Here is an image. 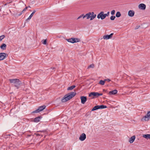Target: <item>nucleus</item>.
<instances>
[{
  "label": "nucleus",
  "instance_id": "2",
  "mask_svg": "<svg viewBox=\"0 0 150 150\" xmlns=\"http://www.w3.org/2000/svg\"><path fill=\"white\" fill-rule=\"evenodd\" d=\"M97 18L98 19L100 18L101 20H103L106 18V17L104 14V12L101 11L98 15Z\"/></svg>",
  "mask_w": 150,
  "mask_h": 150
},
{
  "label": "nucleus",
  "instance_id": "31",
  "mask_svg": "<svg viewBox=\"0 0 150 150\" xmlns=\"http://www.w3.org/2000/svg\"><path fill=\"white\" fill-rule=\"evenodd\" d=\"M80 39H79V38H75V42H74V43L79 42L80 41Z\"/></svg>",
  "mask_w": 150,
  "mask_h": 150
},
{
  "label": "nucleus",
  "instance_id": "25",
  "mask_svg": "<svg viewBox=\"0 0 150 150\" xmlns=\"http://www.w3.org/2000/svg\"><path fill=\"white\" fill-rule=\"evenodd\" d=\"M96 14L91 16L90 15V20H92L93 19L96 17Z\"/></svg>",
  "mask_w": 150,
  "mask_h": 150
},
{
  "label": "nucleus",
  "instance_id": "48",
  "mask_svg": "<svg viewBox=\"0 0 150 150\" xmlns=\"http://www.w3.org/2000/svg\"><path fill=\"white\" fill-rule=\"evenodd\" d=\"M51 69H52L53 70H54L55 69V68L54 67H52Z\"/></svg>",
  "mask_w": 150,
  "mask_h": 150
},
{
  "label": "nucleus",
  "instance_id": "41",
  "mask_svg": "<svg viewBox=\"0 0 150 150\" xmlns=\"http://www.w3.org/2000/svg\"><path fill=\"white\" fill-rule=\"evenodd\" d=\"M139 27H140V26L137 25L136 27L135 28V29L136 30L137 29H138L139 28Z\"/></svg>",
  "mask_w": 150,
  "mask_h": 150
},
{
  "label": "nucleus",
  "instance_id": "45",
  "mask_svg": "<svg viewBox=\"0 0 150 150\" xmlns=\"http://www.w3.org/2000/svg\"><path fill=\"white\" fill-rule=\"evenodd\" d=\"M34 14V13H32L30 15L32 17L33 16V15Z\"/></svg>",
  "mask_w": 150,
  "mask_h": 150
},
{
  "label": "nucleus",
  "instance_id": "5",
  "mask_svg": "<svg viewBox=\"0 0 150 150\" xmlns=\"http://www.w3.org/2000/svg\"><path fill=\"white\" fill-rule=\"evenodd\" d=\"M86 138V135L85 133L82 134L79 137V139L81 141H83Z\"/></svg>",
  "mask_w": 150,
  "mask_h": 150
},
{
  "label": "nucleus",
  "instance_id": "6",
  "mask_svg": "<svg viewBox=\"0 0 150 150\" xmlns=\"http://www.w3.org/2000/svg\"><path fill=\"white\" fill-rule=\"evenodd\" d=\"M138 7L139 9L141 10H144L146 9V6L144 4H141L139 5Z\"/></svg>",
  "mask_w": 150,
  "mask_h": 150
},
{
  "label": "nucleus",
  "instance_id": "21",
  "mask_svg": "<svg viewBox=\"0 0 150 150\" xmlns=\"http://www.w3.org/2000/svg\"><path fill=\"white\" fill-rule=\"evenodd\" d=\"M99 109L98 105H97L94 106L92 109L91 111H93L96 110H97Z\"/></svg>",
  "mask_w": 150,
  "mask_h": 150
},
{
  "label": "nucleus",
  "instance_id": "30",
  "mask_svg": "<svg viewBox=\"0 0 150 150\" xmlns=\"http://www.w3.org/2000/svg\"><path fill=\"white\" fill-rule=\"evenodd\" d=\"M115 16H112L110 17V19L111 20H114L115 19Z\"/></svg>",
  "mask_w": 150,
  "mask_h": 150
},
{
  "label": "nucleus",
  "instance_id": "51",
  "mask_svg": "<svg viewBox=\"0 0 150 150\" xmlns=\"http://www.w3.org/2000/svg\"><path fill=\"white\" fill-rule=\"evenodd\" d=\"M103 91H106L107 90H105V89H103Z\"/></svg>",
  "mask_w": 150,
  "mask_h": 150
},
{
  "label": "nucleus",
  "instance_id": "24",
  "mask_svg": "<svg viewBox=\"0 0 150 150\" xmlns=\"http://www.w3.org/2000/svg\"><path fill=\"white\" fill-rule=\"evenodd\" d=\"M99 108L100 109H104L107 108L106 105H98Z\"/></svg>",
  "mask_w": 150,
  "mask_h": 150
},
{
  "label": "nucleus",
  "instance_id": "3",
  "mask_svg": "<svg viewBox=\"0 0 150 150\" xmlns=\"http://www.w3.org/2000/svg\"><path fill=\"white\" fill-rule=\"evenodd\" d=\"M8 56V55L7 54L5 53H0V60L4 59Z\"/></svg>",
  "mask_w": 150,
  "mask_h": 150
},
{
  "label": "nucleus",
  "instance_id": "35",
  "mask_svg": "<svg viewBox=\"0 0 150 150\" xmlns=\"http://www.w3.org/2000/svg\"><path fill=\"white\" fill-rule=\"evenodd\" d=\"M94 65L93 64H92L90 65V66H88V68H94Z\"/></svg>",
  "mask_w": 150,
  "mask_h": 150
},
{
  "label": "nucleus",
  "instance_id": "16",
  "mask_svg": "<svg viewBox=\"0 0 150 150\" xmlns=\"http://www.w3.org/2000/svg\"><path fill=\"white\" fill-rule=\"evenodd\" d=\"M6 45L4 43H3L0 46V48L3 50H6Z\"/></svg>",
  "mask_w": 150,
  "mask_h": 150
},
{
  "label": "nucleus",
  "instance_id": "7",
  "mask_svg": "<svg viewBox=\"0 0 150 150\" xmlns=\"http://www.w3.org/2000/svg\"><path fill=\"white\" fill-rule=\"evenodd\" d=\"M81 103L83 104H84L87 100V98L86 96H82L81 97Z\"/></svg>",
  "mask_w": 150,
  "mask_h": 150
},
{
  "label": "nucleus",
  "instance_id": "50",
  "mask_svg": "<svg viewBox=\"0 0 150 150\" xmlns=\"http://www.w3.org/2000/svg\"><path fill=\"white\" fill-rule=\"evenodd\" d=\"M22 11H23V12L25 11H24V10H23Z\"/></svg>",
  "mask_w": 150,
  "mask_h": 150
},
{
  "label": "nucleus",
  "instance_id": "34",
  "mask_svg": "<svg viewBox=\"0 0 150 150\" xmlns=\"http://www.w3.org/2000/svg\"><path fill=\"white\" fill-rule=\"evenodd\" d=\"M42 44L44 45H46L47 44V40H44L42 42Z\"/></svg>",
  "mask_w": 150,
  "mask_h": 150
},
{
  "label": "nucleus",
  "instance_id": "52",
  "mask_svg": "<svg viewBox=\"0 0 150 150\" xmlns=\"http://www.w3.org/2000/svg\"><path fill=\"white\" fill-rule=\"evenodd\" d=\"M28 7H29V8H30V6H28Z\"/></svg>",
  "mask_w": 150,
  "mask_h": 150
},
{
  "label": "nucleus",
  "instance_id": "43",
  "mask_svg": "<svg viewBox=\"0 0 150 150\" xmlns=\"http://www.w3.org/2000/svg\"><path fill=\"white\" fill-rule=\"evenodd\" d=\"M89 13H90L91 14V15H94L95 14H94V13L93 12H89Z\"/></svg>",
  "mask_w": 150,
  "mask_h": 150
},
{
  "label": "nucleus",
  "instance_id": "22",
  "mask_svg": "<svg viewBox=\"0 0 150 150\" xmlns=\"http://www.w3.org/2000/svg\"><path fill=\"white\" fill-rule=\"evenodd\" d=\"M76 87V86L75 85H73L70 86L67 88V90H72L74 88Z\"/></svg>",
  "mask_w": 150,
  "mask_h": 150
},
{
  "label": "nucleus",
  "instance_id": "10",
  "mask_svg": "<svg viewBox=\"0 0 150 150\" xmlns=\"http://www.w3.org/2000/svg\"><path fill=\"white\" fill-rule=\"evenodd\" d=\"M21 83V81L19 80L13 86L16 87L17 89H18L20 86Z\"/></svg>",
  "mask_w": 150,
  "mask_h": 150
},
{
  "label": "nucleus",
  "instance_id": "28",
  "mask_svg": "<svg viewBox=\"0 0 150 150\" xmlns=\"http://www.w3.org/2000/svg\"><path fill=\"white\" fill-rule=\"evenodd\" d=\"M23 13V11H21V12H17L16 14V15L18 16H19L21 15Z\"/></svg>",
  "mask_w": 150,
  "mask_h": 150
},
{
  "label": "nucleus",
  "instance_id": "19",
  "mask_svg": "<svg viewBox=\"0 0 150 150\" xmlns=\"http://www.w3.org/2000/svg\"><path fill=\"white\" fill-rule=\"evenodd\" d=\"M143 137L147 139H150V134H144L143 135Z\"/></svg>",
  "mask_w": 150,
  "mask_h": 150
},
{
  "label": "nucleus",
  "instance_id": "42",
  "mask_svg": "<svg viewBox=\"0 0 150 150\" xmlns=\"http://www.w3.org/2000/svg\"><path fill=\"white\" fill-rule=\"evenodd\" d=\"M46 131V130H42V131H38V132H45Z\"/></svg>",
  "mask_w": 150,
  "mask_h": 150
},
{
  "label": "nucleus",
  "instance_id": "9",
  "mask_svg": "<svg viewBox=\"0 0 150 150\" xmlns=\"http://www.w3.org/2000/svg\"><path fill=\"white\" fill-rule=\"evenodd\" d=\"M113 33H112L110 34V35H104L103 37V38L104 39H106V40H108L110 38H111L112 35H113Z\"/></svg>",
  "mask_w": 150,
  "mask_h": 150
},
{
  "label": "nucleus",
  "instance_id": "17",
  "mask_svg": "<svg viewBox=\"0 0 150 150\" xmlns=\"http://www.w3.org/2000/svg\"><path fill=\"white\" fill-rule=\"evenodd\" d=\"M46 108V106L45 105H43L39 107L38 108V109L40 112H41L44 110Z\"/></svg>",
  "mask_w": 150,
  "mask_h": 150
},
{
  "label": "nucleus",
  "instance_id": "47",
  "mask_svg": "<svg viewBox=\"0 0 150 150\" xmlns=\"http://www.w3.org/2000/svg\"><path fill=\"white\" fill-rule=\"evenodd\" d=\"M35 12H36L35 10H33V12L32 13H34V14L35 13Z\"/></svg>",
  "mask_w": 150,
  "mask_h": 150
},
{
  "label": "nucleus",
  "instance_id": "29",
  "mask_svg": "<svg viewBox=\"0 0 150 150\" xmlns=\"http://www.w3.org/2000/svg\"><path fill=\"white\" fill-rule=\"evenodd\" d=\"M40 112L38 108L36 110L33 111L32 112V113H37Z\"/></svg>",
  "mask_w": 150,
  "mask_h": 150
},
{
  "label": "nucleus",
  "instance_id": "13",
  "mask_svg": "<svg viewBox=\"0 0 150 150\" xmlns=\"http://www.w3.org/2000/svg\"><path fill=\"white\" fill-rule=\"evenodd\" d=\"M66 40L69 42H70L72 43H74L75 38H71L69 39H66Z\"/></svg>",
  "mask_w": 150,
  "mask_h": 150
},
{
  "label": "nucleus",
  "instance_id": "23",
  "mask_svg": "<svg viewBox=\"0 0 150 150\" xmlns=\"http://www.w3.org/2000/svg\"><path fill=\"white\" fill-rule=\"evenodd\" d=\"M105 82V79L104 80H100L99 83L102 85H104V84Z\"/></svg>",
  "mask_w": 150,
  "mask_h": 150
},
{
  "label": "nucleus",
  "instance_id": "33",
  "mask_svg": "<svg viewBox=\"0 0 150 150\" xmlns=\"http://www.w3.org/2000/svg\"><path fill=\"white\" fill-rule=\"evenodd\" d=\"M115 11L114 10H112L111 12V14L112 15L115 14Z\"/></svg>",
  "mask_w": 150,
  "mask_h": 150
},
{
  "label": "nucleus",
  "instance_id": "4",
  "mask_svg": "<svg viewBox=\"0 0 150 150\" xmlns=\"http://www.w3.org/2000/svg\"><path fill=\"white\" fill-rule=\"evenodd\" d=\"M97 94H98V92H92L89 93V96L92 97L93 96V97H92V98H93L94 97H98V95Z\"/></svg>",
  "mask_w": 150,
  "mask_h": 150
},
{
  "label": "nucleus",
  "instance_id": "32",
  "mask_svg": "<svg viewBox=\"0 0 150 150\" xmlns=\"http://www.w3.org/2000/svg\"><path fill=\"white\" fill-rule=\"evenodd\" d=\"M5 37L4 35H2L0 36V41H1Z\"/></svg>",
  "mask_w": 150,
  "mask_h": 150
},
{
  "label": "nucleus",
  "instance_id": "18",
  "mask_svg": "<svg viewBox=\"0 0 150 150\" xmlns=\"http://www.w3.org/2000/svg\"><path fill=\"white\" fill-rule=\"evenodd\" d=\"M90 15H91V14L90 13H87L85 15H83V18H84L85 17H86L87 19H88L90 18Z\"/></svg>",
  "mask_w": 150,
  "mask_h": 150
},
{
  "label": "nucleus",
  "instance_id": "37",
  "mask_svg": "<svg viewBox=\"0 0 150 150\" xmlns=\"http://www.w3.org/2000/svg\"><path fill=\"white\" fill-rule=\"evenodd\" d=\"M35 134L37 136H41V137H43V135H41V134H38V133H35Z\"/></svg>",
  "mask_w": 150,
  "mask_h": 150
},
{
  "label": "nucleus",
  "instance_id": "8",
  "mask_svg": "<svg viewBox=\"0 0 150 150\" xmlns=\"http://www.w3.org/2000/svg\"><path fill=\"white\" fill-rule=\"evenodd\" d=\"M11 83H12V85L13 86L17 83L18 81L19 80V79H9Z\"/></svg>",
  "mask_w": 150,
  "mask_h": 150
},
{
  "label": "nucleus",
  "instance_id": "11",
  "mask_svg": "<svg viewBox=\"0 0 150 150\" xmlns=\"http://www.w3.org/2000/svg\"><path fill=\"white\" fill-rule=\"evenodd\" d=\"M134 14V12L133 10H129L128 12V15L130 17H133Z\"/></svg>",
  "mask_w": 150,
  "mask_h": 150
},
{
  "label": "nucleus",
  "instance_id": "14",
  "mask_svg": "<svg viewBox=\"0 0 150 150\" xmlns=\"http://www.w3.org/2000/svg\"><path fill=\"white\" fill-rule=\"evenodd\" d=\"M117 92V90L115 89L113 91H110L109 93V94L110 95H115L116 94Z\"/></svg>",
  "mask_w": 150,
  "mask_h": 150
},
{
  "label": "nucleus",
  "instance_id": "46",
  "mask_svg": "<svg viewBox=\"0 0 150 150\" xmlns=\"http://www.w3.org/2000/svg\"><path fill=\"white\" fill-rule=\"evenodd\" d=\"M32 17V16H31L30 15L28 18H29V19H30Z\"/></svg>",
  "mask_w": 150,
  "mask_h": 150
},
{
  "label": "nucleus",
  "instance_id": "26",
  "mask_svg": "<svg viewBox=\"0 0 150 150\" xmlns=\"http://www.w3.org/2000/svg\"><path fill=\"white\" fill-rule=\"evenodd\" d=\"M121 16V14L120 12L119 11H118L117 12L116 14V17L118 18L120 17Z\"/></svg>",
  "mask_w": 150,
  "mask_h": 150
},
{
  "label": "nucleus",
  "instance_id": "38",
  "mask_svg": "<svg viewBox=\"0 0 150 150\" xmlns=\"http://www.w3.org/2000/svg\"><path fill=\"white\" fill-rule=\"evenodd\" d=\"M105 82L106 81H107L108 82H110L111 81V80L110 79H105Z\"/></svg>",
  "mask_w": 150,
  "mask_h": 150
},
{
  "label": "nucleus",
  "instance_id": "39",
  "mask_svg": "<svg viewBox=\"0 0 150 150\" xmlns=\"http://www.w3.org/2000/svg\"><path fill=\"white\" fill-rule=\"evenodd\" d=\"M83 15H81V16H79L78 18H77V19H79V18H82V17H83Z\"/></svg>",
  "mask_w": 150,
  "mask_h": 150
},
{
  "label": "nucleus",
  "instance_id": "40",
  "mask_svg": "<svg viewBox=\"0 0 150 150\" xmlns=\"http://www.w3.org/2000/svg\"><path fill=\"white\" fill-rule=\"evenodd\" d=\"M97 95H98V97L99 96H100L102 95H103V94L102 93H98V94Z\"/></svg>",
  "mask_w": 150,
  "mask_h": 150
},
{
  "label": "nucleus",
  "instance_id": "36",
  "mask_svg": "<svg viewBox=\"0 0 150 150\" xmlns=\"http://www.w3.org/2000/svg\"><path fill=\"white\" fill-rule=\"evenodd\" d=\"M110 14V12L109 11H108L106 14H104L105 15V17H106V16H108Z\"/></svg>",
  "mask_w": 150,
  "mask_h": 150
},
{
  "label": "nucleus",
  "instance_id": "27",
  "mask_svg": "<svg viewBox=\"0 0 150 150\" xmlns=\"http://www.w3.org/2000/svg\"><path fill=\"white\" fill-rule=\"evenodd\" d=\"M146 117L148 118H150V111H149L146 115Z\"/></svg>",
  "mask_w": 150,
  "mask_h": 150
},
{
  "label": "nucleus",
  "instance_id": "20",
  "mask_svg": "<svg viewBox=\"0 0 150 150\" xmlns=\"http://www.w3.org/2000/svg\"><path fill=\"white\" fill-rule=\"evenodd\" d=\"M149 118H148L146 116H144L142 119V121H148L149 120Z\"/></svg>",
  "mask_w": 150,
  "mask_h": 150
},
{
  "label": "nucleus",
  "instance_id": "53",
  "mask_svg": "<svg viewBox=\"0 0 150 150\" xmlns=\"http://www.w3.org/2000/svg\"><path fill=\"white\" fill-rule=\"evenodd\" d=\"M5 135L4 136V137H5Z\"/></svg>",
  "mask_w": 150,
  "mask_h": 150
},
{
  "label": "nucleus",
  "instance_id": "15",
  "mask_svg": "<svg viewBox=\"0 0 150 150\" xmlns=\"http://www.w3.org/2000/svg\"><path fill=\"white\" fill-rule=\"evenodd\" d=\"M135 139V136L133 135L130 138L129 142H130V143H132L134 141Z\"/></svg>",
  "mask_w": 150,
  "mask_h": 150
},
{
  "label": "nucleus",
  "instance_id": "1",
  "mask_svg": "<svg viewBox=\"0 0 150 150\" xmlns=\"http://www.w3.org/2000/svg\"><path fill=\"white\" fill-rule=\"evenodd\" d=\"M76 93L75 92H72L65 95L62 99V102H65L71 99L76 95Z\"/></svg>",
  "mask_w": 150,
  "mask_h": 150
},
{
  "label": "nucleus",
  "instance_id": "44",
  "mask_svg": "<svg viewBox=\"0 0 150 150\" xmlns=\"http://www.w3.org/2000/svg\"><path fill=\"white\" fill-rule=\"evenodd\" d=\"M28 8V7H25L24 9L23 10H24V11H25L27 9V8Z\"/></svg>",
  "mask_w": 150,
  "mask_h": 150
},
{
  "label": "nucleus",
  "instance_id": "54",
  "mask_svg": "<svg viewBox=\"0 0 150 150\" xmlns=\"http://www.w3.org/2000/svg\"><path fill=\"white\" fill-rule=\"evenodd\" d=\"M8 136H10V135L8 134Z\"/></svg>",
  "mask_w": 150,
  "mask_h": 150
},
{
  "label": "nucleus",
  "instance_id": "49",
  "mask_svg": "<svg viewBox=\"0 0 150 150\" xmlns=\"http://www.w3.org/2000/svg\"><path fill=\"white\" fill-rule=\"evenodd\" d=\"M30 20V19H29V18H27V19H26V21H28V20Z\"/></svg>",
  "mask_w": 150,
  "mask_h": 150
},
{
  "label": "nucleus",
  "instance_id": "12",
  "mask_svg": "<svg viewBox=\"0 0 150 150\" xmlns=\"http://www.w3.org/2000/svg\"><path fill=\"white\" fill-rule=\"evenodd\" d=\"M42 118L41 116H39L34 118L33 121L35 122H38L40 121V119Z\"/></svg>",
  "mask_w": 150,
  "mask_h": 150
}]
</instances>
